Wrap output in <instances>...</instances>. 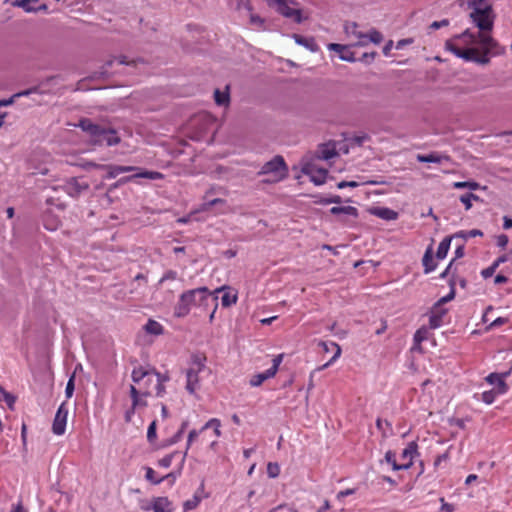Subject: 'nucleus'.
<instances>
[{"label":"nucleus","mask_w":512,"mask_h":512,"mask_svg":"<svg viewBox=\"0 0 512 512\" xmlns=\"http://www.w3.org/2000/svg\"><path fill=\"white\" fill-rule=\"evenodd\" d=\"M68 409L66 403H62L54 417L52 431L56 435H63L65 433L67 423Z\"/></svg>","instance_id":"13"},{"label":"nucleus","mask_w":512,"mask_h":512,"mask_svg":"<svg viewBox=\"0 0 512 512\" xmlns=\"http://www.w3.org/2000/svg\"><path fill=\"white\" fill-rule=\"evenodd\" d=\"M435 258L436 257H435L434 251H433V246H432V244H430L426 248V250L423 254V257H422V266H423L424 274H429L437 268L438 263L435 260Z\"/></svg>","instance_id":"18"},{"label":"nucleus","mask_w":512,"mask_h":512,"mask_svg":"<svg viewBox=\"0 0 512 512\" xmlns=\"http://www.w3.org/2000/svg\"><path fill=\"white\" fill-rule=\"evenodd\" d=\"M131 378L134 384L141 388L143 396L152 395V390L155 389V395L162 397L165 393L164 384L169 381L167 374H161L155 369H147L142 366L133 369Z\"/></svg>","instance_id":"3"},{"label":"nucleus","mask_w":512,"mask_h":512,"mask_svg":"<svg viewBox=\"0 0 512 512\" xmlns=\"http://www.w3.org/2000/svg\"><path fill=\"white\" fill-rule=\"evenodd\" d=\"M282 360H283V354H279V355L275 356L272 359L271 367L262 373H258V386H260L266 380L275 376Z\"/></svg>","instance_id":"19"},{"label":"nucleus","mask_w":512,"mask_h":512,"mask_svg":"<svg viewBox=\"0 0 512 512\" xmlns=\"http://www.w3.org/2000/svg\"><path fill=\"white\" fill-rule=\"evenodd\" d=\"M359 186V183L356 182V181H346V180H342L340 182L337 183V188L338 189H344V188H356Z\"/></svg>","instance_id":"58"},{"label":"nucleus","mask_w":512,"mask_h":512,"mask_svg":"<svg viewBox=\"0 0 512 512\" xmlns=\"http://www.w3.org/2000/svg\"><path fill=\"white\" fill-rule=\"evenodd\" d=\"M229 85L225 87V90L215 89L214 100L218 106H228L230 103Z\"/></svg>","instance_id":"26"},{"label":"nucleus","mask_w":512,"mask_h":512,"mask_svg":"<svg viewBox=\"0 0 512 512\" xmlns=\"http://www.w3.org/2000/svg\"><path fill=\"white\" fill-rule=\"evenodd\" d=\"M269 7L277 11L282 16L295 23H301L308 19V13L298 7L293 0H265Z\"/></svg>","instance_id":"6"},{"label":"nucleus","mask_w":512,"mask_h":512,"mask_svg":"<svg viewBox=\"0 0 512 512\" xmlns=\"http://www.w3.org/2000/svg\"><path fill=\"white\" fill-rule=\"evenodd\" d=\"M216 205H225V200L220 199V198H215L213 200L206 201L199 207V209L195 210L194 212L197 213V212L209 211L211 209V207L216 206Z\"/></svg>","instance_id":"36"},{"label":"nucleus","mask_w":512,"mask_h":512,"mask_svg":"<svg viewBox=\"0 0 512 512\" xmlns=\"http://www.w3.org/2000/svg\"><path fill=\"white\" fill-rule=\"evenodd\" d=\"M356 492L355 489L353 488H348V489H345V490H341L337 493V499L338 500H341L347 496H350V495H353L354 493Z\"/></svg>","instance_id":"63"},{"label":"nucleus","mask_w":512,"mask_h":512,"mask_svg":"<svg viewBox=\"0 0 512 512\" xmlns=\"http://www.w3.org/2000/svg\"><path fill=\"white\" fill-rule=\"evenodd\" d=\"M199 503H200V498L195 495L192 499L184 502V505H183L184 510L185 511L192 510V509L196 508Z\"/></svg>","instance_id":"49"},{"label":"nucleus","mask_w":512,"mask_h":512,"mask_svg":"<svg viewBox=\"0 0 512 512\" xmlns=\"http://www.w3.org/2000/svg\"><path fill=\"white\" fill-rule=\"evenodd\" d=\"M115 59L108 60L102 67L99 72L100 77H109L112 73L109 71V68L114 63Z\"/></svg>","instance_id":"51"},{"label":"nucleus","mask_w":512,"mask_h":512,"mask_svg":"<svg viewBox=\"0 0 512 512\" xmlns=\"http://www.w3.org/2000/svg\"><path fill=\"white\" fill-rule=\"evenodd\" d=\"M208 428H213L216 436H220V421L216 418H213V419H210L204 426L203 428L201 429V431L205 430V429H208Z\"/></svg>","instance_id":"43"},{"label":"nucleus","mask_w":512,"mask_h":512,"mask_svg":"<svg viewBox=\"0 0 512 512\" xmlns=\"http://www.w3.org/2000/svg\"><path fill=\"white\" fill-rule=\"evenodd\" d=\"M416 456H419L418 444L416 441H411L408 443L407 447L402 451L401 459L410 458V460H413V458Z\"/></svg>","instance_id":"31"},{"label":"nucleus","mask_w":512,"mask_h":512,"mask_svg":"<svg viewBox=\"0 0 512 512\" xmlns=\"http://www.w3.org/2000/svg\"><path fill=\"white\" fill-rule=\"evenodd\" d=\"M204 365L200 362L199 359L195 360L192 366L186 372V390L190 394H195V392L200 388L199 385V374L203 370Z\"/></svg>","instance_id":"10"},{"label":"nucleus","mask_w":512,"mask_h":512,"mask_svg":"<svg viewBox=\"0 0 512 512\" xmlns=\"http://www.w3.org/2000/svg\"><path fill=\"white\" fill-rule=\"evenodd\" d=\"M454 263L455 259H452L445 268V270L442 273H440L439 279H446L449 275L451 276L453 272L456 273V268L453 269Z\"/></svg>","instance_id":"48"},{"label":"nucleus","mask_w":512,"mask_h":512,"mask_svg":"<svg viewBox=\"0 0 512 512\" xmlns=\"http://www.w3.org/2000/svg\"><path fill=\"white\" fill-rule=\"evenodd\" d=\"M498 44L492 34H456L446 41V48L466 62L485 65L490 61V54H498Z\"/></svg>","instance_id":"1"},{"label":"nucleus","mask_w":512,"mask_h":512,"mask_svg":"<svg viewBox=\"0 0 512 512\" xmlns=\"http://www.w3.org/2000/svg\"><path fill=\"white\" fill-rule=\"evenodd\" d=\"M361 39V43L364 42V39L374 43L379 44L383 40V34H357Z\"/></svg>","instance_id":"40"},{"label":"nucleus","mask_w":512,"mask_h":512,"mask_svg":"<svg viewBox=\"0 0 512 512\" xmlns=\"http://www.w3.org/2000/svg\"><path fill=\"white\" fill-rule=\"evenodd\" d=\"M329 212L332 215L345 214L348 216H352L353 218H358V216H359V211L354 206H334V207L330 208Z\"/></svg>","instance_id":"25"},{"label":"nucleus","mask_w":512,"mask_h":512,"mask_svg":"<svg viewBox=\"0 0 512 512\" xmlns=\"http://www.w3.org/2000/svg\"><path fill=\"white\" fill-rule=\"evenodd\" d=\"M145 330L147 333L153 335H160L163 333L162 325L159 322L151 319L146 323Z\"/></svg>","instance_id":"34"},{"label":"nucleus","mask_w":512,"mask_h":512,"mask_svg":"<svg viewBox=\"0 0 512 512\" xmlns=\"http://www.w3.org/2000/svg\"><path fill=\"white\" fill-rule=\"evenodd\" d=\"M505 393H500V392H497L496 391V388H492L488 391H484L482 394H481V400L487 404V405H490L492 404L496 397L499 396V395H504Z\"/></svg>","instance_id":"33"},{"label":"nucleus","mask_w":512,"mask_h":512,"mask_svg":"<svg viewBox=\"0 0 512 512\" xmlns=\"http://www.w3.org/2000/svg\"><path fill=\"white\" fill-rule=\"evenodd\" d=\"M509 375V372H505V373H497V372H492L490 374H488L486 377H485V381L489 384V385H493L494 388H496V391L497 392H500V393H507L508 390H509V386L508 384L506 383L505 381V378Z\"/></svg>","instance_id":"14"},{"label":"nucleus","mask_w":512,"mask_h":512,"mask_svg":"<svg viewBox=\"0 0 512 512\" xmlns=\"http://www.w3.org/2000/svg\"><path fill=\"white\" fill-rule=\"evenodd\" d=\"M440 502H441V507H440L439 512H453L454 511V506L452 504L445 502L443 497L440 498Z\"/></svg>","instance_id":"62"},{"label":"nucleus","mask_w":512,"mask_h":512,"mask_svg":"<svg viewBox=\"0 0 512 512\" xmlns=\"http://www.w3.org/2000/svg\"><path fill=\"white\" fill-rule=\"evenodd\" d=\"M448 313V309L444 308L442 306H439V308H435V303L430 309L429 314V328L430 329H437L439 328L443 323V317Z\"/></svg>","instance_id":"17"},{"label":"nucleus","mask_w":512,"mask_h":512,"mask_svg":"<svg viewBox=\"0 0 512 512\" xmlns=\"http://www.w3.org/2000/svg\"><path fill=\"white\" fill-rule=\"evenodd\" d=\"M288 166L285 159L281 155H275L270 161L266 162L261 170L258 171V176H263L261 183H278L288 176Z\"/></svg>","instance_id":"5"},{"label":"nucleus","mask_w":512,"mask_h":512,"mask_svg":"<svg viewBox=\"0 0 512 512\" xmlns=\"http://www.w3.org/2000/svg\"><path fill=\"white\" fill-rule=\"evenodd\" d=\"M78 126L90 136L94 145L114 146L120 143V137L114 129L96 124L88 118L80 120Z\"/></svg>","instance_id":"4"},{"label":"nucleus","mask_w":512,"mask_h":512,"mask_svg":"<svg viewBox=\"0 0 512 512\" xmlns=\"http://www.w3.org/2000/svg\"><path fill=\"white\" fill-rule=\"evenodd\" d=\"M14 6L22 8L26 12H35L41 9H47L45 4H40L39 0H15Z\"/></svg>","instance_id":"21"},{"label":"nucleus","mask_w":512,"mask_h":512,"mask_svg":"<svg viewBox=\"0 0 512 512\" xmlns=\"http://www.w3.org/2000/svg\"><path fill=\"white\" fill-rule=\"evenodd\" d=\"M145 511L153 510L154 512H173V503L167 497H155L150 505L141 506Z\"/></svg>","instance_id":"15"},{"label":"nucleus","mask_w":512,"mask_h":512,"mask_svg":"<svg viewBox=\"0 0 512 512\" xmlns=\"http://www.w3.org/2000/svg\"><path fill=\"white\" fill-rule=\"evenodd\" d=\"M301 171L303 174L309 176L310 181L316 186L323 185L329 174L328 169L318 167L311 162L303 164Z\"/></svg>","instance_id":"9"},{"label":"nucleus","mask_w":512,"mask_h":512,"mask_svg":"<svg viewBox=\"0 0 512 512\" xmlns=\"http://www.w3.org/2000/svg\"><path fill=\"white\" fill-rule=\"evenodd\" d=\"M147 396H139L138 398H135L132 400V404H133V408H145L148 403L146 401V398Z\"/></svg>","instance_id":"54"},{"label":"nucleus","mask_w":512,"mask_h":512,"mask_svg":"<svg viewBox=\"0 0 512 512\" xmlns=\"http://www.w3.org/2000/svg\"><path fill=\"white\" fill-rule=\"evenodd\" d=\"M145 470H146L145 478L148 481H150V482H152L154 484H160L164 480V478L156 479L155 478V471L152 468L147 467Z\"/></svg>","instance_id":"47"},{"label":"nucleus","mask_w":512,"mask_h":512,"mask_svg":"<svg viewBox=\"0 0 512 512\" xmlns=\"http://www.w3.org/2000/svg\"><path fill=\"white\" fill-rule=\"evenodd\" d=\"M224 290V287L217 288L214 292L209 291L206 287L187 290L180 295L174 307V315L178 318H183L187 316L192 309H198L200 312H207L211 309L209 315L211 322L218 307V294Z\"/></svg>","instance_id":"2"},{"label":"nucleus","mask_w":512,"mask_h":512,"mask_svg":"<svg viewBox=\"0 0 512 512\" xmlns=\"http://www.w3.org/2000/svg\"><path fill=\"white\" fill-rule=\"evenodd\" d=\"M456 297V290L449 291V293L443 297H441L439 300L435 302V308H439V306H444L446 303L454 300Z\"/></svg>","instance_id":"42"},{"label":"nucleus","mask_w":512,"mask_h":512,"mask_svg":"<svg viewBox=\"0 0 512 512\" xmlns=\"http://www.w3.org/2000/svg\"><path fill=\"white\" fill-rule=\"evenodd\" d=\"M471 6L473 11L470 17L473 23L480 30H491L493 25V11L490 5L485 0H472Z\"/></svg>","instance_id":"7"},{"label":"nucleus","mask_w":512,"mask_h":512,"mask_svg":"<svg viewBox=\"0 0 512 512\" xmlns=\"http://www.w3.org/2000/svg\"><path fill=\"white\" fill-rule=\"evenodd\" d=\"M455 238H463L464 240H467L469 237H477V236H483V232L479 229H472L470 231H458L455 234H453Z\"/></svg>","instance_id":"37"},{"label":"nucleus","mask_w":512,"mask_h":512,"mask_svg":"<svg viewBox=\"0 0 512 512\" xmlns=\"http://www.w3.org/2000/svg\"><path fill=\"white\" fill-rule=\"evenodd\" d=\"M376 55H377V52H375V51L364 52V53H362V55L360 57H357V61L365 63V64H371L374 61Z\"/></svg>","instance_id":"44"},{"label":"nucleus","mask_w":512,"mask_h":512,"mask_svg":"<svg viewBox=\"0 0 512 512\" xmlns=\"http://www.w3.org/2000/svg\"><path fill=\"white\" fill-rule=\"evenodd\" d=\"M139 396H143V392H142L141 388L139 386H137L136 384L135 385H131L130 386V397H131V400H133L135 398H138Z\"/></svg>","instance_id":"59"},{"label":"nucleus","mask_w":512,"mask_h":512,"mask_svg":"<svg viewBox=\"0 0 512 512\" xmlns=\"http://www.w3.org/2000/svg\"><path fill=\"white\" fill-rule=\"evenodd\" d=\"M177 453L174 452V453H171V454H168L166 456H164L163 458H161L159 461H158V464L161 466V467H164V468H168L170 467V465L172 464V461H173V458L174 456L176 455Z\"/></svg>","instance_id":"50"},{"label":"nucleus","mask_w":512,"mask_h":512,"mask_svg":"<svg viewBox=\"0 0 512 512\" xmlns=\"http://www.w3.org/2000/svg\"><path fill=\"white\" fill-rule=\"evenodd\" d=\"M55 77L54 76H51V77H48L46 78L44 81L41 82L40 85H37V86H33L31 88H28L26 90H23V91H20V92H17L15 94H13V98H20V97H26V96H29L31 94H43V91L41 90V86L44 85V84H48L49 82H51Z\"/></svg>","instance_id":"24"},{"label":"nucleus","mask_w":512,"mask_h":512,"mask_svg":"<svg viewBox=\"0 0 512 512\" xmlns=\"http://www.w3.org/2000/svg\"><path fill=\"white\" fill-rule=\"evenodd\" d=\"M99 169L107 170V179L116 178L119 174L122 173L119 169H121L120 165H99Z\"/></svg>","instance_id":"35"},{"label":"nucleus","mask_w":512,"mask_h":512,"mask_svg":"<svg viewBox=\"0 0 512 512\" xmlns=\"http://www.w3.org/2000/svg\"><path fill=\"white\" fill-rule=\"evenodd\" d=\"M147 439L149 442H154L156 439V422L153 421L147 430Z\"/></svg>","instance_id":"55"},{"label":"nucleus","mask_w":512,"mask_h":512,"mask_svg":"<svg viewBox=\"0 0 512 512\" xmlns=\"http://www.w3.org/2000/svg\"><path fill=\"white\" fill-rule=\"evenodd\" d=\"M459 200L464 205L466 211L472 208L473 201L483 202V199L480 198L478 195L474 194L473 192H467L461 195Z\"/></svg>","instance_id":"29"},{"label":"nucleus","mask_w":512,"mask_h":512,"mask_svg":"<svg viewBox=\"0 0 512 512\" xmlns=\"http://www.w3.org/2000/svg\"><path fill=\"white\" fill-rule=\"evenodd\" d=\"M350 140L352 144L362 146L365 142L370 140V136L366 133H361L359 135H354Z\"/></svg>","instance_id":"45"},{"label":"nucleus","mask_w":512,"mask_h":512,"mask_svg":"<svg viewBox=\"0 0 512 512\" xmlns=\"http://www.w3.org/2000/svg\"><path fill=\"white\" fill-rule=\"evenodd\" d=\"M238 10L239 11L245 10L249 14L250 20L252 22L255 21L256 18L252 14V5L250 3V0H240L238 3Z\"/></svg>","instance_id":"39"},{"label":"nucleus","mask_w":512,"mask_h":512,"mask_svg":"<svg viewBox=\"0 0 512 512\" xmlns=\"http://www.w3.org/2000/svg\"><path fill=\"white\" fill-rule=\"evenodd\" d=\"M354 45H343L339 43H329L327 48L330 51H334L338 54V57L347 62H357L356 51L352 50Z\"/></svg>","instance_id":"11"},{"label":"nucleus","mask_w":512,"mask_h":512,"mask_svg":"<svg viewBox=\"0 0 512 512\" xmlns=\"http://www.w3.org/2000/svg\"><path fill=\"white\" fill-rule=\"evenodd\" d=\"M368 211L371 215L386 221L396 220L399 216L398 212L388 207L376 206L371 207Z\"/></svg>","instance_id":"20"},{"label":"nucleus","mask_w":512,"mask_h":512,"mask_svg":"<svg viewBox=\"0 0 512 512\" xmlns=\"http://www.w3.org/2000/svg\"><path fill=\"white\" fill-rule=\"evenodd\" d=\"M63 189L69 196L76 198L89 189V184L80 182L77 178H71L64 184Z\"/></svg>","instance_id":"16"},{"label":"nucleus","mask_w":512,"mask_h":512,"mask_svg":"<svg viewBox=\"0 0 512 512\" xmlns=\"http://www.w3.org/2000/svg\"><path fill=\"white\" fill-rule=\"evenodd\" d=\"M509 242V238L506 234H500L497 236V246L504 249Z\"/></svg>","instance_id":"61"},{"label":"nucleus","mask_w":512,"mask_h":512,"mask_svg":"<svg viewBox=\"0 0 512 512\" xmlns=\"http://www.w3.org/2000/svg\"><path fill=\"white\" fill-rule=\"evenodd\" d=\"M337 156H339V153L337 151L336 142L333 140L318 144L315 151V158L319 160L328 161Z\"/></svg>","instance_id":"12"},{"label":"nucleus","mask_w":512,"mask_h":512,"mask_svg":"<svg viewBox=\"0 0 512 512\" xmlns=\"http://www.w3.org/2000/svg\"><path fill=\"white\" fill-rule=\"evenodd\" d=\"M237 300L236 294H232L229 291H224V293L221 296V304L224 307H229L232 304H234Z\"/></svg>","instance_id":"38"},{"label":"nucleus","mask_w":512,"mask_h":512,"mask_svg":"<svg viewBox=\"0 0 512 512\" xmlns=\"http://www.w3.org/2000/svg\"><path fill=\"white\" fill-rule=\"evenodd\" d=\"M414 42L413 38H406V39H402V40H399L397 43H396V46L395 48L398 49V50H401L403 49L404 47H406L407 45H410Z\"/></svg>","instance_id":"64"},{"label":"nucleus","mask_w":512,"mask_h":512,"mask_svg":"<svg viewBox=\"0 0 512 512\" xmlns=\"http://www.w3.org/2000/svg\"><path fill=\"white\" fill-rule=\"evenodd\" d=\"M496 267L494 265H490L489 267L483 269L481 271V276L484 278V279H487V278H490L494 275L495 271H496Z\"/></svg>","instance_id":"60"},{"label":"nucleus","mask_w":512,"mask_h":512,"mask_svg":"<svg viewBox=\"0 0 512 512\" xmlns=\"http://www.w3.org/2000/svg\"><path fill=\"white\" fill-rule=\"evenodd\" d=\"M294 39L295 42L299 45L304 46L311 52H316L318 50V45L315 42V39L310 36H305L304 34H290Z\"/></svg>","instance_id":"22"},{"label":"nucleus","mask_w":512,"mask_h":512,"mask_svg":"<svg viewBox=\"0 0 512 512\" xmlns=\"http://www.w3.org/2000/svg\"><path fill=\"white\" fill-rule=\"evenodd\" d=\"M429 334V330L427 327L422 326L419 329L416 330L413 336V350H421V343L425 340H427Z\"/></svg>","instance_id":"27"},{"label":"nucleus","mask_w":512,"mask_h":512,"mask_svg":"<svg viewBox=\"0 0 512 512\" xmlns=\"http://www.w3.org/2000/svg\"><path fill=\"white\" fill-rule=\"evenodd\" d=\"M280 474V466L277 462L267 464V475L269 478H277Z\"/></svg>","instance_id":"41"},{"label":"nucleus","mask_w":512,"mask_h":512,"mask_svg":"<svg viewBox=\"0 0 512 512\" xmlns=\"http://www.w3.org/2000/svg\"><path fill=\"white\" fill-rule=\"evenodd\" d=\"M314 199L313 203L317 205H329L328 197L323 196L322 194H314L311 195Z\"/></svg>","instance_id":"57"},{"label":"nucleus","mask_w":512,"mask_h":512,"mask_svg":"<svg viewBox=\"0 0 512 512\" xmlns=\"http://www.w3.org/2000/svg\"><path fill=\"white\" fill-rule=\"evenodd\" d=\"M417 160L421 163H438L442 162V157L437 153L419 154Z\"/></svg>","instance_id":"32"},{"label":"nucleus","mask_w":512,"mask_h":512,"mask_svg":"<svg viewBox=\"0 0 512 512\" xmlns=\"http://www.w3.org/2000/svg\"><path fill=\"white\" fill-rule=\"evenodd\" d=\"M385 460L387 463H389L392 466V469L394 470V465H398L396 461V453L392 450H388L385 453Z\"/></svg>","instance_id":"56"},{"label":"nucleus","mask_w":512,"mask_h":512,"mask_svg":"<svg viewBox=\"0 0 512 512\" xmlns=\"http://www.w3.org/2000/svg\"><path fill=\"white\" fill-rule=\"evenodd\" d=\"M454 189H469L470 191H476L479 189L486 190L487 186H481L480 183L475 180L457 181L453 183Z\"/></svg>","instance_id":"28"},{"label":"nucleus","mask_w":512,"mask_h":512,"mask_svg":"<svg viewBox=\"0 0 512 512\" xmlns=\"http://www.w3.org/2000/svg\"><path fill=\"white\" fill-rule=\"evenodd\" d=\"M74 380H75V375L73 374L69 378V380H68V382L66 384L65 394H66L67 398H71L72 395H73V392H74V389H75Z\"/></svg>","instance_id":"52"},{"label":"nucleus","mask_w":512,"mask_h":512,"mask_svg":"<svg viewBox=\"0 0 512 512\" xmlns=\"http://www.w3.org/2000/svg\"><path fill=\"white\" fill-rule=\"evenodd\" d=\"M448 24L449 21L447 19H443L440 21H433L432 23L429 24L428 28L432 30H438L447 27Z\"/></svg>","instance_id":"53"},{"label":"nucleus","mask_w":512,"mask_h":512,"mask_svg":"<svg viewBox=\"0 0 512 512\" xmlns=\"http://www.w3.org/2000/svg\"><path fill=\"white\" fill-rule=\"evenodd\" d=\"M320 346L323 347V349L326 351V352H329L330 349H329V344L327 342H320ZM330 346L332 348H335V353L334 355L332 356V358L326 363L324 364L321 369H324L326 367H328L329 365H331L337 358L340 357L341 355V347L337 344V343H334V342H330Z\"/></svg>","instance_id":"30"},{"label":"nucleus","mask_w":512,"mask_h":512,"mask_svg":"<svg viewBox=\"0 0 512 512\" xmlns=\"http://www.w3.org/2000/svg\"><path fill=\"white\" fill-rule=\"evenodd\" d=\"M384 424L388 428V430L392 433V424L388 420L383 421L381 418H377L376 420V427L378 430L382 432V435L386 437V431L384 430Z\"/></svg>","instance_id":"46"},{"label":"nucleus","mask_w":512,"mask_h":512,"mask_svg":"<svg viewBox=\"0 0 512 512\" xmlns=\"http://www.w3.org/2000/svg\"><path fill=\"white\" fill-rule=\"evenodd\" d=\"M455 238L454 235L446 236L442 239V241L439 243V246L437 248V251L435 253V257L437 260H443L446 258L448 251L450 249L451 241Z\"/></svg>","instance_id":"23"},{"label":"nucleus","mask_w":512,"mask_h":512,"mask_svg":"<svg viewBox=\"0 0 512 512\" xmlns=\"http://www.w3.org/2000/svg\"><path fill=\"white\" fill-rule=\"evenodd\" d=\"M119 170L122 171V173L131 172V171H137V173L121 178L117 182L116 186L119 184H124V183L134 181L136 178H145V179H149V180H160V179L164 178V175L160 172L142 170L135 166H121V169H119Z\"/></svg>","instance_id":"8"}]
</instances>
